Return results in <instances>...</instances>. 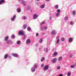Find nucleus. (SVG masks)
<instances>
[{
  "label": "nucleus",
  "mask_w": 76,
  "mask_h": 76,
  "mask_svg": "<svg viewBox=\"0 0 76 76\" xmlns=\"http://www.w3.org/2000/svg\"><path fill=\"white\" fill-rule=\"evenodd\" d=\"M41 31H44V30H47V27L46 26H42L40 28Z\"/></svg>",
  "instance_id": "nucleus-1"
},
{
  "label": "nucleus",
  "mask_w": 76,
  "mask_h": 76,
  "mask_svg": "<svg viewBox=\"0 0 76 76\" xmlns=\"http://www.w3.org/2000/svg\"><path fill=\"white\" fill-rule=\"evenodd\" d=\"M49 68V66L48 65H46L45 66L44 68L43 69L44 71H46Z\"/></svg>",
  "instance_id": "nucleus-2"
},
{
  "label": "nucleus",
  "mask_w": 76,
  "mask_h": 76,
  "mask_svg": "<svg viewBox=\"0 0 76 76\" xmlns=\"http://www.w3.org/2000/svg\"><path fill=\"white\" fill-rule=\"evenodd\" d=\"M16 15H14L13 17L11 19V21H14L15 20V19H16Z\"/></svg>",
  "instance_id": "nucleus-3"
},
{
  "label": "nucleus",
  "mask_w": 76,
  "mask_h": 76,
  "mask_svg": "<svg viewBox=\"0 0 76 76\" xmlns=\"http://www.w3.org/2000/svg\"><path fill=\"white\" fill-rule=\"evenodd\" d=\"M56 39H57L56 44H58L59 43V42H60V40L59 39V37L57 36Z\"/></svg>",
  "instance_id": "nucleus-4"
},
{
  "label": "nucleus",
  "mask_w": 76,
  "mask_h": 76,
  "mask_svg": "<svg viewBox=\"0 0 76 76\" xmlns=\"http://www.w3.org/2000/svg\"><path fill=\"white\" fill-rule=\"evenodd\" d=\"M38 17V16L37 14H34L33 15V19H36Z\"/></svg>",
  "instance_id": "nucleus-5"
},
{
  "label": "nucleus",
  "mask_w": 76,
  "mask_h": 76,
  "mask_svg": "<svg viewBox=\"0 0 76 76\" xmlns=\"http://www.w3.org/2000/svg\"><path fill=\"white\" fill-rule=\"evenodd\" d=\"M56 30H53L52 31L51 34V35H56Z\"/></svg>",
  "instance_id": "nucleus-6"
},
{
  "label": "nucleus",
  "mask_w": 76,
  "mask_h": 76,
  "mask_svg": "<svg viewBox=\"0 0 76 76\" xmlns=\"http://www.w3.org/2000/svg\"><path fill=\"white\" fill-rule=\"evenodd\" d=\"M56 58H54L52 60V62L53 63H56Z\"/></svg>",
  "instance_id": "nucleus-7"
},
{
  "label": "nucleus",
  "mask_w": 76,
  "mask_h": 76,
  "mask_svg": "<svg viewBox=\"0 0 76 76\" xmlns=\"http://www.w3.org/2000/svg\"><path fill=\"white\" fill-rule=\"evenodd\" d=\"M31 70L32 72H35V68L34 67H32L31 69Z\"/></svg>",
  "instance_id": "nucleus-8"
},
{
  "label": "nucleus",
  "mask_w": 76,
  "mask_h": 76,
  "mask_svg": "<svg viewBox=\"0 0 76 76\" xmlns=\"http://www.w3.org/2000/svg\"><path fill=\"white\" fill-rule=\"evenodd\" d=\"M58 54V53L56 52H55L53 53V57H55V56H57Z\"/></svg>",
  "instance_id": "nucleus-9"
},
{
  "label": "nucleus",
  "mask_w": 76,
  "mask_h": 76,
  "mask_svg": "<svg viewBox=\"0 0 76 76\" xmlns=\"http://www.w3.org/2000/svg\"><path fill=\"white\" fill-rule=\"evenodd\" d=\"M27 28V25L26 24H24L23 26V29H25Z\"/></svg>",
  "instance_id": "nucleus-10"
},
{
  "label": "nucleus",
  "mask_w": 76,
  "mask_h": 76,
  "mask_svg": "<svg viewBox=\"0 0 76 76\" xmlns=\"http://www.w3.org/2000/svg\"><path fill=\"white\" fill-rule=\"evenodd\" d=\"M19 35H24V33H23L22 31H19Z\"/></svg>",
  "instance_id": "nucleus-11"
},
{
  "label": "nucleus",
  "mask_w": 76,
  "mask_h": 76,
  "mask_svg": "<svg viewBox=\"0 0 76 76\" xmlns=\"http://www.w3.org/2000/svg\"><path fill=\"white\" fill-rule=\"evenodd\" d=\"M72 41H73V38L70 37L69 39V42H72Z\"/></svg>",
  "instance_id": "nucleus-12"
},
{
  "label": "nucleus",
  "mask_w": 76,
  "mask_h": 76,
  "mask_svg": "<svg viewBox=\"0 0 76 76\" xmlns=\"http://www.w3.org/2000/svg\"><path fill=\"white\" fill-rule=\"evenodd\" d=\"M34 67L35 68H37L38 67V64L37 63L34 64Z\"/></svg>",
  "instance_id": "nucleus-13"
},
{
  "label": "nucleus",
  "mask_w": 76,
  "mask_h": 76,
  "mask_svg": "<svg viewBox=\"0 0 76 76\" xmlns=\"http://www.w3.org/2000/svg\"><path fill=\"white\" fill-rule=\"evenodd\" d=\"M5 2V0H1L0 1V5L2 3Z\"/></svg>",
  "instance_id": "nucleus-14"
},
{
  "label": "nucleus",
  "mask_w": 76,
  "mask_h": 76,
  "mask_svg": "<svg viewBox=\"0 0 76 76\" xmlns=\"http://www.w3.org/2000/svg\"><path fill=\"white\" fill-rule=\"evenodd\" d=\"M8 56V54H6L4 56V59H6L7 58V57Z\"/></svg>",
  "instance_id": "nucleus-15"
},
{
  "label": "nucleus",
  "mask_w": 76,
  "mask_h": 76,
  "mask_svg": "<svg viewBox=\"0 0 76 76\" xmlns=\"http://www.w3.org/2000/svg\"><path fill=\"white\" fill-rule=\"evenodd\" d=\"M12 56L15 57H18V55L17 54H12Z\"/></svg>",
  "instance_id": "nucleus-16"
},
{
  "label": "nucleus",
  "mask_w": 76,
  "mask_h": 76,
  "mask_svg": "<svg viewBox=\"0 0 76 76\" xmlns=\"http://www.w3.org/2000/svg\"><path fill=\"white\" fill-rule=\"evenodd\" d=\"M17 12H18V13H20V12H21V10L20 8H18L17 9Z\"/></svg>",
  "instance_id": "nucleus-17"
},
{
  "label": "nucleus",
  "mask_w": 76,
  "mask_h": 76,
  "mask_svg": "<svg viewBox=\"0 0 76 76\" xmlns=\"http://www.w3.org/2000/svg\"><path fill=\"white\" fill-rule=\"evenodd\" d=\"M26 43L28 44H29L30 42H31V41L30 40V39H27L26 41Z\"/></svg>",
  "instance_id": "nucleus-18"
},
{
  "label": "nucleus",
  "mask_w": 76,
  "mask_h": 76,
  "mask_svg": "<svg viewBox=\"0 0 76 76\" xmlns=\"http://www.w3.org/2000/svg\"><path fill=\"white\" fill-rule=\"evenodd\" d=\"M21 3H22V4H23L24 6H25V4H26V1H21Z\"/></svg>",
  "instance_id": "nucleus-19"
},
{
  "label": "nucleus",
  "mask_w": 76,
  "mask_h": 76,
  "mask_svg": "<svg viewBox=\"0 0 76 76\" xmlns=\"http://www.w3.org/2000/svg\"><path fill=\"white\" fill-rule=\"evenodd\" d=\"M27 19V17H26L23 16L22 17V19L23 20H26Z\"/></svg>",
  "instance_id": "nucleus-20"
},
{
  "label": "nucleus",
  "mask_w": 76,
  "mask_h": 76,
  "mask_svg": "<svg viewBox=\"0 0 76 76\" xmlns=\"http://www.w3.org/2000/svg\"><path fill=\"white\" fill-rule=\"evenodd\" d=\"M8 39H9V37L8 36H6L4 38L5 40L6 41H7Z\"/></svg>",
  "instance_id": "nucleus-21"
},
{
  "label": "nucleus",
  "mask_w": 76,
  "mask_h": 76,
  "mask_svg": "<svg viewBox=\"0 0 76 76\" xmlns=\"http://www.w3.org/2000/svg\"><path fill=\"white\" fill-rule=\"evenodd\" d=\"M62 58H63V57H62V56H60L58 58V61H61V60H62Z\"/></svg>",
  "instance_id": "nucleus-22"
},
{
  "label": "nucleus",
  "mask_w": 76,
  "mask_h": 76,
  "mask_svg": "<svg viewBox=\"0 0 76 76\" xmlns=\"http://www.w3.org/2000/svg\"><path fill=\"white\" fill-rule=\"evenodd\" d=\"M45 60V58L44 57H42V58L41 59V62H43L44 61V60Z\"/></svg>",
  "instance_id": "nucleus-23"
},
{
  "label": "nucleus",
  "mask_w": 76,
  "mask_h": 76,
  "mask_svg": "<svg viewBox=\"0 0 76 76\" xmlns=\"http://www.w3.org/2000/svg\"><path fill=\"white\" fill-rule=\"evenodd\" d=\"M44 7H45V4L41 5L40 6V8L41 9H44Z\"/></svg>",
  "instance_id": "nucleus-24"
},
{
  "label": "nucleus",
  "mask_w": 76,
  "mask_h": 76,
  "mask_svg": "<svg viewBox=\"0 0 76 76\" xmlns=\"http://www.w3.org/2000/svg\"><path fill=\"white\" fill-rule=\"evenodd\" d=\"M11 43V41L10 40H8L6 42V43L7 44H9L10 43Z\"/></svg>",
  "instance_id": "nucleus-25"
},
{
  "label": "nucleus",
  "mask_w": 76,
  "mask_h": 76,
  "mask_svg": "<svg viewBox=\"0 0 76 76\" xmlns=\"http://www.w3.org/2000/svg\"><path fill=\"white\" fill-rule=\"evenodd\" d=\"M71 75V72H69L67 73V75L68 76H70Z\"/></svg>",
  "instance_id": "nucleus-26"
},
{
  "label": "nucleus",
  "mask_w": 76,
  "mask_h": 76,
  "mask_svg": "<svg viewBox=\"0 0 76 76\" xmlns=\"http://www.w3.org/2000/svg\"><path fill=\"white\" fill-rule=\"evenodd\" d=\"M17 44H18V45H20V41H17Z\"/></svg>",
  "instance_id": "nucleus-27"
},
{
  "label": "nucleus",
  "mask_w": 76,
  "mask_h": 76,
  "mask_svg": "<svg viewBox=\"0 0 76 76\" xmlns=\"http://www.w3.org/2000/svg\"><path fill=\"white\" fill-rule=\"evenodd\" d=\"M27 29L28 31H29L31 30V28L30 27H27Z\"/></svg>",
  "instance_id": "nucleus-28"
},
{
  "label": "nucleus",
  "mask_w": 76,
  "mask_h": 76,
  "mask_svg": "<svg viewBox=\"0 0 76 76\" xmlns=\"http://www.w3.org/2000/svg\"><path fill=\"white\" fill-rule=\"evenodd\" d=\"M42 40L43 39H42V38H41L40 39V40L39 41V42L40 43H42Z\"/></svg>",
  "instance_id": "nucleus-29"
},
{
  "label": "nucleus",
  "mask_w": 76,
  "mask_h": 76,
  "mask_svg": "<svg viewBox=\"0 0 76 76\" xmlns=\"http://www.w3.org/2000/svg\"><path fill=\"white\" fill-rule=\"evenodd\" d=\"M48 48H45L44 50V51L45 52H48Z\"/></svg>",
  "instance_id": "nucleus-30"
},
{
  "label": "nucleus",
  "mask_w": 76,
  "mask_h": 76,
  "mask_svg": "<svg viewBox=\"0 0 76 76\" xmlns=\"http://www.w3.org/2000/svg\"><path fill=\"white\" fill-rule=\"evenodd\" d=\"M58 8V5H56L55 6V9H57Z\"/></svg>",
  "instance_id": "nucleus-31"
},
{
  "label": "nucleus",
  "mask_w": 76,
  "mask_h": 76,
  "mask_svg": "<svg viewBox=\"0 0 76 76\" xmlns=\"http://www.w3.org/2000/svg\"><path fill=\"white\" fill-rule=\"evenodd\" d=\"M45 23V22L44 21H42L40 24V25H44Z\"/></svg>",
  "instance_id": "nucleus-32"
},
{
  "label": "nucleus",
  "mask_w": 76,
  "mask_h": 76,
  "mask_svg": "<svg viewBox=\"0 0 76 76\" xmlns=\"http://www.w3.org/2000/svg\"><path fill=\"white\" fill-rule=\"evenodd\" d=\"M73 14L74 15H75L76 14V12L75 11H74L73 12Z\"/></svg>",
  "instance_id": "nucleus-33"
},
{
  "label": "nucleus",
  "mask_w": 76,
  "mask_h": 76,
  "mask_svg": "<svg viewBox=\"0 0 76 76\" xmlns=\"http://www.w3.org/2000/svg\"><path fill=\"white\" fill-rule=\"evenodd\" d=\"M64 20H68V17H66L64 18Z\"/></svg>",
  "instance_id": "nucleus-34"
},
{
  "label": "nucleus",
  "mask_w": 76,
  "mask_h": 76,
  "mask_svg": "<svg viewBox=\"0 0 76 76\" xmlns=\"http://www.w3.org/2000/svg\"><path fill=\"white\" fill-rule=\"evenodd\" d=\"M64 37H62L61 39V41H64Z\"/></svg>",
  "instance_id": "nucleus-35"
},
{
  "label": "nucleus",
  "mask_w": 76,
  "mask_h": 76,
  "mask_svg": "<svg viewBox=\"0 0 76 76\" xmlns=\"http://www.w3.org/2000/svg\"><path fill=\"white\" fill-rule=\"evenodd\" d=\"M57 12L58 13H60V12H61L60 10L58 9V10H57Z\"/></svg>",
  "instance_id": "nucleus-36"
},
{
  "label": "nucleus",
  "mask_w": 76,
  "mask_h": 76,
  "mask_svg": "<svg viewBox=\"0 0 76 76\" xmlns=\"http://www.w3.org/2000/svg\"><path fill=\"white\" fill-rule=\"evenodd\" d=\"M75 65H71L70 66V67H71V68H74V67H75Z\"/></svg>",
  "instance_id": "nucleus-37"
},
{
  "label": "nucleus",
  "mask_w": 76,
  "mask_h": 76,
  "mask_svg": "<svg viewBox=\"0 0 76 76\" xmlns=\"http://www.w3.org/2000/svg\"><path fill=\"white\" fill-rule=\"evenodd\" d=\"M73 56V55H72V54H70L69 55V57L70 58H72V56Z\"/></svg>",
  "instance_id": "nucleus-38"
},
{
  "label": "nucleus",
  "mask_w": 76,
  "mask_h": 76,
  "mask_svg": "<svg viewBox=\"0 0 76 76\" xmlns=\"http://www.w3.org/2000/svg\"><path fill=\"white\" fill-rule=\"evenodd\" d=\"M30 8H31V7H30V6L28 7L27 8V10H29V9H30Z\"/></svg>",
  "instance_id": "nucleus-39"
},
{
  "label": "nucleus",
  "mask_w": 76,
  "mask_h": 76,
  "mask_svg": "<svg viewBox=\"0 0 76 76\" xmlns=\"http://www.w3.org/2000/svg\"><path fill=\"white\" fill-rule=\"evenodd\" d=\"M60 15V13L58 12L56 14V16L58 17V15Z\"/></svg>",
  "instance_id": "nucleus-40"
},
{
  "label": "nucleus",
  "mask_w": 76,
  "mask_h": 76,
  "mask_svg": "<svg viewBox=\"0 0 76 76\" xmlns=\"http://www.w3.org/2000/svg\"><path fill=\"white\" fill-rule=\"evenodd\" d=\"M57 69H58V70H59V69H60V66H57Z\"/></svg>",
  "instance_id": "nucleus-41"
},
{
  "label": "nucleus",
  "mask_w": 76,
  "mask_h": 76,
  "mask_svg": "<svg viewBox=\"0 0 76 76\" xmlns=\"http://www.w3.org/2000/svg\"><path fill=\"white\" fill-rule=\"evenodd\" d=\"M26 38V35H24L23 37V39H25Z\"/></svg>",
  "instance_id": "nucleus-42"
},
{
  "label": "nucleus",
  "mask_w": 76,
  "mask_h": 76,
  "mask_svg": "<svg viewBox=\"0 0 76 76\" xmlns=\"http://www.w3.org/2000/svg\"><path fill=\"white\" fill-rule=\"evenodd\" d=\"M12 38H13V39H14V38H15V35H12Z\"/></svg>",
  "instance_id": "nucleus-43"
},
{
  "label": "nucleus",
  "mask_w": 76,
  "mask_h": 76,
  "mask_svg": "<svg viewBox=\"0 0 76 76\" xmlns=\"http://www.w3.org/2000/svg\"><path fill=\"white\" fill-rule=\"evenodd\" d=\"M44 64H41V66L42 67H44Z\"/></svg>",
  "instance_id": "nucleus-44"
},
{
  "label": "nucleus",
  "mask_w": 76,
  "mask_h": 76,
  "mask_svg": "<svg viewBox=\"0 0 76 76\" xmlns=\"http://www.w3.org/2000/svg\"><path fill=\"white\" fill-rule=\"evenodd\" d=\"M38 35H39V34H38V33H37L36 34V36H37V37H38Z\"/></svg>",
  "instance_id": "nucleus-45"
},
{
  "label": "nucleus",
  "mask_w": 76,
  "mask_h": 76,
  "mask_svg": "<svg viewBox=\"0 0 76 76\" xmlns=\"http://www.w3.org/2000/svg\"><path fill=\"white\" fill-rule=\"evenodd\" d=\"M70 23L71 25H73V23L72 22H71Z\"/></svg>",
  "instance_id": "nucleus-46"
},
{
  "label": "nucleus",
  "mask_w": 76,
  "mask_h": 76,
  "mask_svg": "<svg viewBox=\"0 0 76 76\" xmlns=\"http://www.w3.org/2000/svg\"><path fill=\"white\" fill-rule=\"evenodd\" d=\"M49 19L50 20H51V19H52V17H50L49 18Z\"/></svg>",
  "instance_id": "nucleus-47"
},
{
  "label": "nucleus",
  "mask_w": 76,
  "mask_h": 76,
  "mask_svg": "<svg viewBox=\"0 0 76 76\" xmlns=\"http://www.w3.org/2000/svg\"><path fill=\"white\" fill-rule=\"evenodd\" d=\"M49 0H46V1H49Z\"/></svg>",
  "instance_id": "nucleus-48"
},
{
  "label": "nucleus",
  "mask_w": 76,
  "mask_h": 76,
  "mask_svg": "<svg viewBox=\"0 0 76 76\" xmlns=\"http://www.w3.org/2000/svg\"><path fill=\"white\" fill-rule=\"evenodd\" d=\"M37 1H39L40 0H36Z\"/></svg>",
  "instance_id": "nucleus-49"
},
{
  "label": "nucleus",
  "mask_w": 76,
  "mask_h": 76,
  "mask_svg": "<svg viewBox=\"0 0 76 76\" xmlns=\"http://www.w3.org/2000/svg\"><path fill=\"white\" fill-rule=\"evenodd\" d=\"M10 57H11V56H9V58H10Z\"/></svg>",
  "instance_id": "nucleus-50"
},
{
  "label": "nucleus",
  "mask_w": 76,
  "mask_h": 76,
  "mask_svg": "<svg viewBox=\"0 0 76 76\" xmlns=\"http://www.w3.org/2000/svg\"><path fill=\"white\" fill-rule=\"evenodd\" d=\"M18 0V1H20V0Z\"/></svg>",
  "instance_id": "nucleus-51"
},
{
  "label": "nucleus",
  "mask_w": 76,
  "mask_h": 76,
  "mask_svg": "<svg viewBox=\"0 0 76 76\" xmlns=\"http://www.w3.org/2000/svg\"><path fill=\"white\" fill-rule=\"evenodd\" d=\"M36 46H37V45H36Z\"/></svg>",
  "instance_id": "nucleus-52"
}]
</instances>
